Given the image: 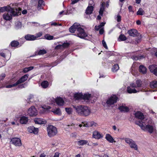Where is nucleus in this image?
<instances>
[{"label":"nucleus","instance_id":"obj_18","mask_svg":"<svg viewBox=\"0 0 157 157\" xmlns=\"http://www.w3.org/2000/svg\"><path fill=\"white\" fill-rule=\"evenodd\" d=\"M28 78V75H24L16 82L17 85L23 82L27 79Z\"/></svg>","mask_w":157,"mask_h":157},{"label":"nucleus","instance_id":"obj_45","mask_svg":"<svg viewBox=\"0 0 157 157\" xmlns=\"http://www.w3.org/2000/svg\"><path fill=\"white\" fill-rule=\"evenodd\" d=\"M69 45V44L68 43H64L62 45V46L63 49L68 47Z\"/></svg>","mask_w":157,"mask_h":157},{"label":"nucleus","instance_id":"obj_42","mask_svg":"<svg viewBox=\"0 0 157 157\" xmlns=\"http://www.w3.org/2000/svg\"><path fill=\"white\" fill-rule=\"evenodd\" d=\"M90 127H96L98 126L97 124L94 121H92L89 122Z\"/></svg>","mask_w":157,"mask_h":157},{"label":"nucleus","instance_id":"obj_24","mask_svg":"<svg viewBox=\"0 0 157 157\" xmlns=\"http://www.w3.org/2000/svg\"><path fill=\"white\" fill-rule=\"evenodd\" d=\"M119 109L121 111L124 112H127L129 110V109L127 107L124 105L120 106L119 107Z\"/></svg>","mask_w":157,"mask_h":157},{"label":"nucleus","instance_id":"obj_25","mask_svg":"<svg viewBox=\"0 0 157 157\" xmlns=\"http://www.w3.org/2000/svg\"><path fill=\"white\" fill-rule=\"evenodd\" d=\"M51 111L56 114L59 115L61 114V112L60 109L59 108L53 109Z\"/></svg>","mask_w":157,"mask_h":157},{"label":"nucleus","instance_id":"obj_4","mask_svg":"<svg viewBox=\"0 0 157 157\" xmlns=\"http://www.w3.org/2000/svg\"><path fill=\"white\" fill-rule=\"evenodd\" d=\"M21 11V9L20 8L14 9L13 8L10 7L7 11V12L5 13L3 15L4 19L6 20H10L11 19L13 16H15L18 15Z\"/></svg>","mask_w":157,"mask_h":157},{"label":"nucleus","instance_id":"obj_31","mask_svg":"<svg viewBox=\"0 0 157 157\" xmlns=\"http://www.w3.org/2000/svg\"><path fill=\"white\" fill-rule=\"evenodd\" d=\"M150 86L151 88H157V81H154L151 82Z\"/></svg>","mask_w":157,"mask_h":157},{"label":"nucleus","instance_id":"obj_28","mask_svg":"<svg viewBox=\"0 0 157 157\" xmlns=\"http://www.w3.org/2000/svg\"><path fill=\"white\" fill-rule=\"evenodd\" d=\"M88 141L85 140H81L78 141L77 144L79 145H83L86 144Z\"/></svg>","mask_w":157,"mask_h":157},{"label":"nucleus","instance_id":"obj_10","mask_svg":"<svg viewBox=\"0 0 157 157\" xmlns=\"http://www.w3.org/2000/svg\"><path fill=\"white\" fill-rule=\"evenodd\" d=\"M10 142L16 146H20L21 145V140L18 138H13L11 140Z\"/></svg>","mask_w":157,"mask_h":157},{"label":"nucleus","instance_id":"obj_29","mask_svg":"<svg viewBox=\"0 0 157 157\" xmlns=\"http://www.w3.org/2000/svg\"><path fill=\"white\" fill-rule=\"evenodd\" d=\"M105 5V3L103 2L102 3L101 5V6L100 9V10L99 11V13L101 15H102L103 11L104 10V6Z\"/></svg>","mask_w":157,"mask_h":157},{"label":"nucleus","instance_id":"obj_13","mask_svg":"<svg viewBox=\"0 0 157 157\" xmlns=\"http://www.w3.org/2000/svg\"><path fill=\"white\" fill-rule=\"evenodd\" d=\"M28 132L30 133H33L35 134H36L38 132V128H35L33 126L29 127L27 129Z\"/></svg>","mask_w":157,"mask_h":157},{"label":"nucleus","instance_id":"obj_3","mask_svg":"<svg viewBox=\"0 0 157 157\" xmlns=\"http://www.w3.org/2000/svg\"><path fill=\"white\" fill-rule=\"evenodd\" d=\"M73 107L77 114L81 116L87 117L91 113L90 109L87 106L82 105H73Z\"/></svg>","mask_w":157,"mask_h":157},{"label":"nucleus","instance_id":"obj_35","mask_svg":"<svg viewBox=\"0 0 157 157\" xmlns=\"http://www.w3.org/2000/svg\"><path fill=\"white\" fill-rule=\"evenodd\" d=\"M127 39L126 36L123 34H121L120 35L118 40L119 41H124Z\"/></svg>","mask_w":157,"mask_h":157},{"label":"nucleus","instance_id":"obj_59","mask_svg":"<svg viewBox=\"0 0 157 157\" xmlns=\"http://www.w3.org/2000/svg\"><path fill=\"white\" fill-rule=\"evenodd\" d=\"M59 153L58 152H56L53 157H59Z\"/></svg>","mask_w":157,"mask_h":157},{"label":"nucleus","instance_id":"obj_57","mask_svg":"<svg viewBox=\"0 0 157 157\" xmlns=\"http://www.w3.org/2000/svg\"><path fill=\"white\" fill-rule=\"evenodd\" d=\"M74 125V124H73V123H72V124H69V125H65L64 126L65 127V128H68V127H69V126H73Z\"/></svg>","mask_w":157,"mask_h":157},{"label":"nucleus","instance_id":"obj_46","mask_svg":"<svg viewBox=\"0 0 157 157\" xmlns=\"http://www.w3.org/2000/svg\"><path fill=\"white\" fill-rule=\"evenodd\" d=\"M34 97L32 95H30L28 98V101H29L31 102H33L34 101Z\"/></svg>","mask_w":157,"mask_h":157},{"label":"nucleus","instance_id":"obj_23","mask_svg":"<svg viewBox=\"0 0 157 157\" xmlns=\"http://www.w3.org/2000/svg\"><path fill=\"white\" fill-rule=\"evenodd\" d=\"M93 10V7L92 6H88L86 10V13L88 14H90L92 13Z\"/></svg>","mask_w":157,"mask_h":157},{"label":"nucleus","instance_id":"obj_14","mask_svg":"<svg viewBox=\"0 0 157 157\" xmlns=\"http://www.w3.org/2000/svg\"><path fill=\"white\" fill-rule=\"evenodd\" d=\"M131 87H132L130 86L128 87L127 88V91L129 93H135L138 92L140 91H144V90L142 91V90L140 89L136 90L135 88H132Z\"/></svg>","mask_w":157,"mask_h":157},{"label":"nucleus","instance_id":"obj_44","mask_svg":"<svg viewBox=\"0 0 157 157\" xmlns=\"http://www.w3.org/2000/svg\"><path fill=\"white\" fill-rule=\"evenodd\" d=\"M47 53L46 51L44 50H40L38 52V54L39 55H43Z\"/></svg>","mask_w":157,"mask_h":157},{"label":"nucleus","instance_id":"obj_64","mask_svg":"<svg viewBox=\"0 0 157 157\" xmlns=\"http://www.w3.org/2000/svg\"><path fill=\"white\" fill-rule=\"evenodd\" d=\"M40 157H48V156L47 155L46 157V155L44 153H42L40 155Z\"/></svg>","mask_w":157,"mask_h":157},{"label":"nucleus","instance_id":"obj_48","mask_svg":"<svg viewBox=\"0 0 157 157\" xmlns=\"http://www.w3.org/2000/svg\"><path fill=\"white\" fill-rule=\"evenodd\" d=\"M142 57H143V56H135L133 57L132 59L136 60L139 59H140Z\"/></svg>","mask_w":157,"mask_h":157},{"label":"nucleus","instance_id":"obj_21","mask_svg":"<svg viewBox=\"0 0 157 157\" xmlns=\"http://www.w3.org/2000/svg\"><path fill=\"white\" fill-rule=\"evenodd\" d=\"M28 119L27 117L23 116L20 119V122L22 124H25L28 121Z\"/></svg>","mask_w":157,"mask_h":157},{"label":"nucleus","instance_id":"obj_41","mask_svg":"<svg viewBox=\"0 0 157 157\" xmlns=\"http://www.w3.org/2000/svg\"><path fill=\"white\" fill-rule=\"evenodd\" d=\"M33 68V67H26L24 69L23 71L24 73H26L29 71Z\"/></svg>","mask_w":157,"mask_h":157},{"label":"nucleus","instance_id":"obj_34","mask_svg":"<svg viewBox=\"0 0 157 157\" xmlns=\"http://www.w3.org/2000/svg\"><path fill=\"white\" fill-rule=\"evenodd\" d=\"M48 85V83L47 81H44L41 83V86L44 88H47Z\"/></svg>","mask_w":157,"mask_h":157},{"label":"nucleus","instance_id":"obj_30","mask_svg":"<svg viewBox=\"0 0 157 157\" xmlns=\"http://www.w3.org/2000/svg\"><path fill=\"white\" fill-rule=\"evenodd\" d=\"M74 97L76 100L82 99V94L81 93H76L75 94Z\"/></svg>","mask_w":157,"mask_h":157},{"label":"nucleus","instance_id":"obj_49","mask_svg":"<svg viewBox=\"0 0 157 157\" xmlns=\"http://www.w3.org/2000/svg\"><path fill=\"white\" fill-rule=\"evenodd\" d=\"M62 44H59V45H58L57 46H56L55 48V49H63V48H62Z\"/></svg>","mask_w":157,"mask_h":157},{"label":"nucleus","instance_id":"obj_36","mask_svg":"<svg viewBox=\"0 0 157 157\" xmlns=\"http://www.w3.org/2000/svg\"><path fill=\"white\" fill-rule=\"evenodd\" d=\"M45 38L47 40H52L54 38V37L53 36H51L49 34H46L44 36Z\"/></svg>","mask_w":157,"mask_h":157},{"label":"nucleus","instance_id":"obj_9","mask_svg":"<svg viewBox=\"0 0 157 157\" xmlns=\"http://www.w3.org/2000/svg\"><path fill=\"white\" fill-rule=\"evenodd\" d=\"M117 99V97L116 95H113L111 96L108 98L106 103L109 106H110L116 103Z\"/></svg>","mask_w":157,"mask_h":157},{"label":"nucleus","instance_id":"obj_12","mask_svg":"<svg viewBox=\"0 0 157 157\" xmlns=\"http://www.w3.org/2000/svg\"><path fill=\"white\" fill-rule=\"evenodd\" d=\"M142 84V82L140 80L138 79L136 81L135 83H131L130 86L132 88H135L141 87Z\"/></svg>","mask_w":157,"mask_h":157},{"label":"nucleus","instance_id":"obj_26","mask_svg":"<svg viewBox=\"0 0 157 157\" xmlns=\"http://www.w3.org/2000/svg\"><path fill=\"white\" fill-rule=\"evenodd\" d=\"M139 71L143 74H145L146 73L147 69L143 65H140L139 67Z\"/></svg>","mask_w":157,"mask_h":157},{"label":"nucleus","instance_id":"obj_50","mask_svg":"<svg viewBox=\"0 0 157 157\" xmlns=\"http://www.w3.org/2000/svg\"><path fill=\"white\" fill-rule=\"evenodd\" d=\"M42 35V33L41 32H40L36 34V36H35L36 37V39L37 38L41 36Z\"/></svg>","mask_w":157,"mask_h":157},{"label":"nucleus","instance_id":"obj_58","mask_svg":"<svg viewBox=\"0 0 157 157\" xmlns=\"http://www.w3.org/2000/svg\"><path fill=\"white\" fill-rule=\"evenodd\" d=\"M104 32V30L103 28L100 29L99 30V33L100 34H102Z\"/></svg>","mask_w":157,"mask_h":157},{"label":"nucleus","instance_id":"obj_22","mask_svg":"<svg viewBox=\"0 0 157 157\" xmlns=\"http://www.w3.org/2000/svg\"><path fill=\"white\" fill-rule=\"evenodd\" d=\"M91 94H86L83 95L82 94V99L87 102L89 100L90 98Z\"/></svg>","mask_w":157,"mask_h":157},{"label":"nucleus","instance_id":"obj_1","mask_svg":"<svg viewBox=\"0 0 157 157\" xmlns=\"http://www.w3.org/2000/svg\"><path fill=\"white\" fill-rule=\"evenodd\" d=\"M136 124L139 125L142 130L148 132L150 133H152L156 130L155 126L154 124L152 123L151 120L147 121V120L142 123L140 121H137L136 122Z\"/></svg>","mask_w":157,"mask_h":157},{"label":"nucleus","instance_id":"obj_47","mask_svg":"<svg viewBox=\"0 0 157 157\" xmlns=\"http://www.w3.org/2000/svg\"><path fill=\"white\" fill-rule=\"evenodd\" d=\"M17 85L16 82L15 83L13 84L12 85H7L6 86V87L7 88H11L12 87L16 86Z\"/></svg>","mask_w":157,"mask_h":157},{"label":"nucleus","instance_id":"obj_52","mask_svg":"<svg viewBox=\"0 0 157 157\" xmlns=\"http://www.w3.org/2000/svg\"><path fill=\"white\" fill-rule=\"evenodd\" d=\"M116 20L117 22H120L121 20V16L120 15H117L116 17Z\"/></svg>","mask_w":157,"mask_h":157},{"label":"nucleus","instance_id":"obj_38","mask_svg":"<svg viewBox=\"0 0 157 157\" xmlns=\"http://www.w3.org/2000/svg\"><path fill=\"white\" fill-rule=\"evenodd\" d=\"M144 11L141 8H140L137 12V15H142L144 13Z\"/></svg>","mask_w":157,"mask_h":157},{"label":"nucleus","instance_id":"obj_17","mask_svg":"<svg viewBox=\"0 0 157 157\" xmlns=\"http://www.w3.org/2000/svg\"><path fill=\"white\" fill-rule=\"evenodd\" d=\"M128 33L130 36L133 37L137 36L138 35L137 31L135 29H132L129 30Z\"/></svg>","mask_w":157,"mask_h":157},{"label":"nucleus","instance_id":"obj_16","mask_svg":"<svg viewBox=\"0 0 157 157\" xmlns=\"http://www.w3.org/2000/svg\"><path fill=\"white\" fill-rule=\"evenodd\" d=\"M34 121L36 124H44L46 123V120L40 118H35L34 119Z\"/></svg>","mask_w":157,"mask_h":157},{"label":"nucleus","instance_id":"obj_51","mask_svg":"<svg viewBox=\"0 0 157 157\" xmlns=\"http://www.w3.org/2000/svg\"><path fill=\"white\" fill-rule=\"evenodd\" d=\"M102 44L103 47L105 49H108V47L107 46V45H106L105 42L104 40H103L102 41Z\"/></svg>","mask_w":157,"mask_h":157},{"label":"nucleus","instance_id":"obj_7","mask_svg":"<svg viewBox=\"0 0 157 157\" xmlns=\"http://www.w3.org/2000/svg\"><path fill=\"white\" fill-rule=\"evenodd\" d=\"M135 116L138 120H136L135 121V124L136 122L137 121H140L142 123L143 121L145 122L147 120L144 118V116L143 114L140 111L137 112L135 114Z\"/></svg>","mask_w":157,"mask_h":157},{"label":"nucleus","instance_id":"obj_6","mask_svg":"<svg viewBox=\"0 0 157 157\" xmlns=\"http://www.w3.org/2000/svg\"><path fill=\"white\" fill-rule=\"evenodd\" d=\"M126 143L128 144L130 147L135 150H137L138 147L135 141L129 138H125L124 139Z\"/></svg>","mask_w":157,"mask_h":157},{"label":"nucleus","instance_id":"obj_55","mask_svg":"<svg viewBox=\"0 0 157 157\" xmlns=\"http://www.w3.org/2000/svg\"><path fill=\"white\" fill-rule=\"evenodd\" d=\"M5 77V75L4 74H2L0 76V78L1 80H2Z\"/></svg>","mask_w":157,"mask_h":157},{"label":"nucleus","instance_id":"obj_43","mask_svg":"<svg viewBox=\"0 0 157 157\" xmlns=\"http://www.w3.org/2000/svg\"><path fill=\"white\" fill-rule=\"evenodd\" d=\"M22 27L21 23L20 22H17L16 24L15 27L17 29L21 28Z\"/></svg>","mask_w":157,"mask_h":157},{"label":"nucleus","instance_id":"obj_53","mask_svg":"<svg viewBox=\"0 0 157 157\" xmlns=\"http://www.w3.org/2000/svg\"><path fill=\"white\" fill-rule=\"evenodd\" d=\"M128 9L129 12H132V13H133L134 11L132 9V6H130L128 7Z\"/></svg>","mask_w":157,"mask_h":157},{"label":"nucleus","instance_id":"obj_15","mask_svg":"<svg viewBox=\"0 0 157 157\" xmlns=\"http://www.w3.org/2000/svg\"><path fill=\"white\" fill-rule=\"evenodd\" d=\"M55 101L57 104L59 106L63 105L64 102L62 98L61 97H57L55 99Z\"/></svg>","mask_w":157,"mask_h":157},{"label":"nucleus","instance_id":"obj_32","mask_svg":"<svg viewBox=\"0 0 157 157\" xmlns=\"http://www.w3.org/2000/svg\"><path fill=\"white\" fill-rule=\"evenodd\" d=\"M19 44V42L17 41L13 40L11 42L10 44L12 47H17Z\"/></svg>","mask_w":157,"mask_h":157},{"label":"nucleus","instance_id":"obj_20","mask_svg":"<svg viewBox=\"0 0 157 157\" xmlns=\"http://www.w3.org/2000/svg\"><path fill=\"white\" fill-rule=\"evenodd\" d=\"M25 38L28 40H36V37L34 35L30 34L25 35Z\"/></svg>","mask_w":157,"mask_h":157},{"label":"nucleus","instance_id":"obj_37","mask_svg":"<svg viewBox=\"0 0 157 157\" xmlns=\"http://www.w3.org/2000/svg\"><path fill=\"white\" fill-rule=\"evenodd\" d=\"M119 67L118 65L117 64H115L112 68V71L113 72H115L119 69Z\"/></svg>","mask_w":157,"mask_h":157},{"label":"nucleus","instance_id":"obj_62","mask_svg":"<svg viewBox=\"0 0 157 157\" xmlns=\"http://www.w3.org/2000/svg\"><path fill=\"white\" fill-rule=\"evenodd\" d=\"M32 24H34L36 26H38L40 25V24L36 22H32Z\"/></svg>","mask_w":157,"mask_h":157},{"label":"nucleus","instance_id":"obj_11","mask_svg":"<svg viewBox=\"0 0 157 157\" xmlns=\"http://www.w3.org/2000/svg\"><path fill=\"white\" fill-rule=\"evenodd\" d=\"M103 137V135L97 130H95L92 132V138H94L99 140Z\"/></svg>","mask_w":157,"mask_h":157},{"label":"nucleus","instance_id":"obj_5","mask_svg":"<svg viewBox=\"0 0 157 157\" xmlns=\"http://www.w3.org/2000/svg\"><path fill=\"white\" fill-rule=\"evenodd\" d=\"M47 131L48 135L50 137L55 136L57 133L56 128L52 125L49 126L47 127Z\"/></svg>","mask_w":157,"mask_h":157},{"label":"nucleus","instance_id":"obj_60","mask_svg":"<svg viewBox=\"0 0 157 157\" xmlns=\"http://www.w3.org/2000/svg\"><path fill=\"white\" fill-rule=\"evenodd\" d=\"M80 0H73L72 1L71 4H74L78 2Z\"/></svg>","mask_w":157,"mask_h":157},{"label":"nucleus","instance_id":"obj_2","mask_svg":"<svg viewBox=\"0 0 157 157\" xmlns=\"http://www.w3.org/2000/svg\"><path fill=\"white\" fill-rule=\"evenodd\" d=\"M69 31L71 33H75V35L81 38H84L87 36L86 33L80 25L78 23H75L69 29Z\"/></svg>","mask_w":157,"mask_h":157},{"label":"nucleus","instance_id":"obj_19","mask_svg":"<svg viewBox=\"0 0 157 157\" xmlns=\"http://www.w3.org/2000/svg\"><path fill=\"white\" fill-rule=\"evenodd\" d=\"M105 139L107 141L110 143H113V142H116V141L114 140V139L112 136L109 134H106L105 136Z\"/></svg>","mask_w":157,"mask_h":157},{"label":"nucleus","instance_id":"obj_54","mask_svg":"<svg viewBox=\"0 0 157 157\" xmlns=\"http://www.w3.org/2000/svg\"><path fill=\"white\" fill-rule=\"evenodd\" d=\"M82 124H83V126L84 127H90V123L89 122L88 123H82Z\"/></svg>","mask_w":157,"mask_h":157},{"label":"nucleus","instance_id":"obj_27","mask_svg":"<svg viewBox=\"0 0 157 157\" xmlns=\"http://www.w3.org/2000/svg\"><path fill=\"white\" fill-rule=\"evenodd\" d=\"M157 67L156 66L151 65L149 66V69L150 71L154 74Z\"/></svg>","mask_w":157,"mask_h":157},{"label":"nucleus","instance_id":"obj_33","mask_svg":"<svg viewBox=\"0 0 157 157\" xmlns=\"http://www.w3.org/2000/svg\"><path fill=\"white\" fill-rule=\"evenodd\" d=\"M44 1L43 0H39L38 5L37 6V9L39 10L42 8V6L44 5Z\"/></svg>","mask_w":157,"mask_h":157},{"label":"nucleus","instance_id":"obj_39","mask_svg":"<svg viewBox=\"0 0 157 157\" xmlns=\"http://www.w3.org/2000/svg\"><path fill=\"white\" fill-rule=\"evenodd\" d=\"M9 8L10 7L8 8L7 6L0 7V12H4L6 11H7Z\"/></svg>","mask_w":157,"mask_h":157},{"label":"nucleus","instance_id":"obj_8","mask_svg":"<svg viewBox=\"0 0 157 157\" xmlns=\"http://www.w3.org/2000/svg\"><path fill=\"white\" fill-rule=\"evenodd\" d=\"M27 115L31 117H35L37 114V111L34 106H32L29 109Z\"/></svg>","mask_w":157,"mask_h":157},{"label":"nucleus","instance_id":"obj_40","mask_svg":"<svg viewBox=\"0 0 157 157\" xmlns=\"http://www.w3.org/2000/svg\"><path fill=\"white\" fill-rule=\"evenodd\" d=\"M66 112L69 115L71 114L72 112V109L71 108H65Z\"/></svg>","mask_w":157,"mask_h":157},{"label":"nucleus","instance_id":"obj_63","mask_svg":"<svg viewBox=\"0 0 157 157\" xmlns=\"http://www.w3.org/2000/svg\"><path fill=\"white\" fill-rule=\"evenodd\" d=\"M59 15H61L62 14H66V12H65L64 11H63L59 12Z\"/></svg>","mask_w":157,"mask_h":157},{"label":"nucleus","instance_id":"obj_56","mask_svg":"<svg viewBox=\"0 0 157 157\" xmlns=\"http://www.w3.org/2000/svg\"><path fill=\"white\" fill-rule=\"evenodd\" d=\"M101 27L100 26V25H98V26H96L95 27V29L96 30L98 31L99 29H101Z\"/></svg>","mask_w":157,"mask_h":157},{"label":"nucleus","instance_id":"obj_61","mask_svg":"<svg viewBox=\"0 0 157 157\" xmlns=\"http://www.w3.org/2000/svg\"><path fill=\"white\" fill-rule=\"evenodd\" d=\"M94 2L93 0H90L89 2V6L91 5L90 6H92V5L93 4Z\"/></svg>","mask_w":157,"mask_h":157}]
</instances>
